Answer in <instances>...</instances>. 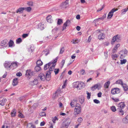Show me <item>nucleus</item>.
<instances>
[{"label":"nucleus","instance_id":"obj_45","mask_svg":"<svg viewBox=\"0 0 128 128\" xmlns=\"http://www.w3.org/2000/svg\"><path fill=\"white\" fill-rule=\"evenodd\" d=\"M87 94V98L88 100L89 99L90 97L91 96V93H90L88 92V91H87L86 92Z\"/></svg>","mask_w":128,"mask_h":128},{"label":"nucleus","instance_id":"obj_22","mask_svg":"<svg viewBox=\"0 0 128 128\" xmlns=\"http://www.w3.org/2000/svg\"><path fill=\"white\" fill-rule=\"evenodd\" d=\"M7 100L6 98H3L2 100L0 101V105L4 106L5 103L6 102Z\"/></svg>","mask_w":128,"mask_h":128},{"label":"nucleus","instance_id":"obj_23","mask_svg":"<svg viewBox=\"0 0 128 128\" xmlns=\"http://www.w3.org/2000/svg\"><path fill=\"white\" fill-rule=\"evenodd\" d=\"M122 122L123 123L127 124L128 123V114L122 119Z\"/></svg>","mask_w":128,"mask_h":128},{"label":"nucleus","instance_id":"obj_19","mask_svg":"<svg viewBox=\"0 0 128 128\" xmlns=\"http://www.w3.org/2000/svg\"><path fill=\"white\" fill-rule=\"evenodd\" d=\"M30 84L32 85H36L38 83V80L36 78L34 79V80L31 81Z\"/></svg>","mask_w":128,"mask_h":128},{"label":"nucleus","instance_id":"obj_43","mask_svg":"<svg viewBox=\"0 0 128 128\" xmlns=\"http://www.w3.org/2000/svg\"><path fill=\"white\" fill-rule=\"evenodd\" d=\"M63 23L62 20L61 19H58V22L57 24L59 25H60Z\"/></svg>","mask_w":128,"mask_h":128},{"label":"nucleus","instance_id":"obj_8","mask_svg":"<svg viewBox=\"0 0 128 128\" xmlns=\"http://www.w3.org/2000/svg\"><path fill=\"white\" fill-rule=\"evenodd\" d=\"M51 74V72L49 71L46 72V73L45 76V80H46L48 81L50 80Z\"/></svg>","mask_w":128,"mask_h":128},{"label":"nucleus","instance_id":"obj_53","mask_svg":"<svg viewBox=\"0 0 128 128\" xmlns=\"http://www.w3.org/2000/svg\"><path fill=\"white\" fill-rule=\"evenodd\" d=\"M83 120V119L81 117H80V118H78V120L77 121L78 122H79L80 123L82 122V121Z\"/></svg>","mask_w":128,"mask_h":128},{"label":"nucleus","instance_id":"obj_42","mask_svg":"<svg viewBox=\"0 0 128 128\" xmlns=\"http://www.w3.org/2000/svg\"><path fill=\"white\" fill-rule=\"evenodd\" d=\"M27 4L28 6H33V2L32 1H28L27 2Z\"/></svg>","mask_w":128,"mask_h":128},{"label":"nucleus","instance_id":"obj_32","mask_svg":"<svg viewBox=\"0 0 128 128\" xmlns=\"http://www.w3.org/2000/svg\"><path fill=\"white\" fill-rule=\"evenodd\" d=\"M43 64L42 62L40 60H38L36 62V65L41 66Z\"/></svg>","mask_w":128,"mask_h":128},{"label":"nucleus","instance_id":"obj_5","mask_svg":"<svg viewBox=\"0 0 128 128\" xmlns=\"http://www.w3.org/2000/svg\"><path fill=\"white\" fill-rule=\"evenodd\" d=\"M121 40V38L120 36L118 35L114 36L112 38V41L111 42L112 44H114V42L116 41L119 42Z\"/></svg>","mask_w":128,"mask_h":128},{"label":"nucleus","instance_id":"obj_6","mask_svg":"<svg viewBox=\"0 0 128 128\" xmlns=\"http://www.w3.org/2000/svg\"><path fill=\"white\" fill-rule=\"evenodd\" d=\"M118 10V8H114L112 10L108 13L107 17V18L110 19L113 16L114 13Z\"/></svg>","mask_w":128,"mask_h":128},{"label":"nucleus","instance_id":"obj_12","mask_svg":"<svg viewBox=\"0 0 128 128\" xmlns=\"http://www.w3.org/2000/svg\"><path fill=\"white\" fill-rule=\"evenodd\" d=\"M38 78L42 81H44L45 80V76L43 73H40L38 75Z\"/></svg>","mask_w":128,"mask_h":128},{"label":"nucleus","instance_id":"obj_34","mask_svg":"<svg viewBox=\"0 0 128 128\" xmlns=\"http://www.w3.org/2000/svg\"><path fill=\"white\" fill-rule=\"evenodd\" d=\"M79 82H74L73 83V87L78 88Z\"/></svg>","mask_w":128,"mask_h":128},{"label":"nucleus","instance_id":"obj_30","mask_svg":"<svg viewBox=\"0 0 128 128\" xmlns=\"http://www.w3.org/2000/svg\"><path fill=\"white\" fill-rule=\"evenodd\" d=\"M70 122H67L65 124H63L62 125V128H68V127L70 123Z\"/></svg>","mask_w":128,"mask_h":128},{"label":"nucleus","instance_id":"obj_1","mask_svg":"<svg viewBox=\"0 0 128 128\" xmlns=\"http://www.w3.org/2000/svg\"><path fill=\"white\" fill-rule=\"evenodd\" d=\"M81 106L78 104H76L74 109V114L75 116L79 114L81 112Z\"/></svg>","mask_w":128,"mask_h":128},{"label":"nucleus","instance_id":"obj_17","mask_svg":"<svg viewBox=\"0 0 128 128\" xmlns=\"http://www.w3.org/2000/svg\"><path fill=\"white\" fill-rule=\"evenodd\" d=\"M84 96H81L79 97V100L81 104H82L84 102Z\"/></svg>","mask_w":128,"mask_h":128},{"label":"nucleus","instance_id":"obj_24","mask_svg":"<svg viewBox=\"0 0 128 128\" xmlns=\"http://www.w3.org/2000/svg\"><path fill=\"white\" fill-rule=\"evenodd\" d=\"M76 100H72L70 103L71 106L72 107H74L75 104H76Z\"/></svg>","mask_w":128,"mask_h":128},{"label":"nucleus","instance_id":"obj_16","mask_svg":"<svg viewBox=\"0 0 128 128\" xmlns=\"http://www.w3.org/2000/svg\"><path fill=\"white\" fill-rule=\"evenodd\" d=\"M16 114V110L15 108L13 109L11 113V116L12 117H15Z\"/></svg>","mask_w":128,"mask_h":128},{"label":"nucleus","instance_id":"obj_44","mask_svg":"<svg viewBox=\"0 0 128 128\" xmlns=\"http://www.w3.org/2000/svg\"><path fill=\"white\" fill-rule=\"evenodd\" d=\"M22 42V40L20 38H18L16 40V43L17 44H18L21 42Z\"/></svg>","mask_w":128,"mask_h":128},{"label":"nucleus","instance_id":"obj_54","mask_svg":"<svg viewBox=\"0 0 128 128\" xmlns=\"http://www.w3.org/2000/svg\"><path fill=\"white\" fill-rule=\"evenodd\" d=\"M20 114L18 115V116L20 118H22L24 117L22 113L21 112H20L19 111Z\"/></svg>","mask_w":128,"mask_h":128},{"label":"nucleus","instance_id":"obj_51","mask_svg":"<svg viewBox=\"0 0 128 128\" xmlns=\"http://www.w3.org/2000/svg\"><path fill=\"white\" fill-rule=\"evenodd\" d=\"M120 64H124L126 62V59H124L123 60H120Z\"/></svg>","mask_w":128,"mask_h":128},{"label":"nucleus","instance_id":"obj_20","mask_svg":"<svg viewBox=\"0 0 128 128\" xmlns=\"http://www.w3.org/2000/svg\"><path fill=\"white\" fill-rule=\"evenodd\" d=\"M50 50L48 49H46L44 50L42 52L43 54H44L46 56L50 54Z\"/></svg>","mask_w":128,"mask_h":128},{"label":"nucleus","instance_id":"obj_38","mask_svg":"<svg viewBox=\"0 0 128 128\" xmlns=\"http://www.w3.org/2000/svg\"><path fill=\"white\" fill-rule=\"evenodd\" d=\"M128 7L125 9L122 10L121 11L122 12L121 14H124L126 13V12L128 11Z\"/></svg>","mask_w":128,"mask_h":128},{"label":"nucleus","instance_id":"obj_46","mask_svg":"<svg viewBox=\"0 0 128 128\" xmlns=\"http://www.w3.org/2000/svg\"><path fill=\"white\" fill-rule=\"evenodd\" d=\"M58 30L57 27H56L54 29L52 30V32L53 33H56L57 32Z\"/></svg>","mask_w":128,"mask_h":128},{"label":"nucleus","instance_id":"obj_60","mask_svg":"<svg viewBox=\"0 0 128 128\" xmlns=\"http://www.w3.org/2000/svg\"><path fill=\"white\" fill-rule=\"evenodd\" d=\"M65 60H62V61L61 62V64L62 65V67L64 63H65Z\"/></svg>","mask_w":128,"mask_h":128},{"label":"nucleus","instance_id":"obj_3","mask_svg":"<svg viewBox=\"0 0 128 128\" xmlns=\"http://www.w3.org/2000/svg\"><path fill=\"white\" fill-rule=\"evenodd\" d=\"M69 6V0H66L64 2H62L60 5L62 8L66 9Z\"/></svg>","mask_w":128,"mask_h":128},{"label":"nucleus","instance_id":"obj_9","mask_svg":"<svg viewBox=\"0 0 128 128\" xmlns=\"http://www.w3.org/2000/svg\"><path fill=\"white\" fill-rule=\"evenodd\" d=\"M78 85V90L82 89L84 88L85 86V84L82 82H79Z\"/></svg>","mask_w":128,"mask_h":128},{"label":"nucleus","instance_id":"obj_58","mask_svg":"<svg viewBox=\"0 0 128 128\" xmlns=\"http://www.w3.org/2000/svg\"><path fill=\"white\" fill-rule=\"evenodd\" d=\"M94 102L95 103L97 104H99V103H100V101L96 99L94 100Z\"/></svg>","mask_w":128,"mask_h":128},{"label":"nucleus","instance_id":"obj_27","mask_svg":"<svg viewBox=\"0 0 128 128\" xmlns=\"http://www.w3.org/2000/svg\"><path fill=\"white\" fill-rule=\"evenodd\" d=\"M110 83V81H108L106 82L104 84V87L105 88H108L109 86Z\"/></svg>","mask_w":128,"mask_h":128},{"label":"nucleus","instance_id":"obj_49","mask_svg":"<svg viewBox=\"0 0 128 128\" xmlns=\"http://www.w3.org/2000/svg\"><path fill=\"white\" fill-rule=\"evenodd\" d=\"M121 52L124 54H127L128 53V51L126 49H125L124 50L121 51Z\"/></svg>","mask_w":128,"mask_h":128},{"label":"nucleus","instance_id":"obj_40","mask_svg":"<svg viewBox=\"0 0 128 128\" xmlns=\"http://www.w3.org/2000/svg\"><path fill=\"white\" fill-rule=\"evenodd\" d=\"M32 10V8L30 7L24 8V10H25L28 12H30Z\"/></svg>","mask_w":128,"mask_h":128},{"label":"nucleus","instance_id":"obj_50","mask_svg":"<svg viewBox=\"0 0 128 128\" xmlns=\"http://www.w3.org/2000/svg\"><path fill=\"white\" fill-rule=\"evenodd\" d=\"M110 109L113 112H115L116 110V107L115 106H112L111 107Z\"/></svg>","mask_w":128,"mask_h":128},{"label":"nucleus","instance_id":"obj_33","mask_svg":"<svg viewBox=\"0 0 128 128\" xmlns=\"http://www.w3.org/2000/svg\"><path fill=\"white\" fill-rule=\"evenodd\" d=\"M34 69L36 72H38L41 70V68L40 66L36 65Z\"/></svg>","mask_w":128,"mask_h":128},{"label":"nucleus","instance_id":"obj_57","mask_svg":"<svg viewBox=\"0 0 128 128\" xmlns=\"http://www.w3.org/2000/svg\"><path fill=\"white\" fill-rule=\"evenodd\" d=\"M116 90V94H118L120 92V90L119 88H115Z\"/></svg>","mask_w":128,"mask_h":128},{"label":"nucleus","instance_id":"obj_14","mask_svg":"<svg viewBox=\"0 0 128 128\" xmlns=\"http://www.w3.org/2000/svg\"><path fill=\"white\" fill-rule=\"evenodd\" d=\"M125 106V104L124 102H121L118 105V106L122 109Z\"/></svg>","mask_w":128,"mask_h":128},{"label":"nucleus","instance_id":"obj_13","mask_svg":"<svg viewBox=\"0 0 128 128\" xmlns=\"http://www.w3.org/2000/svg\"><path fill=\"white\" fill-rule=\"evenodd\" d=\"M53 62H52V61L50 62H49L45 64L44 67V70H46L49 68V67L52 64Z\"/></svg>","mask_w":128,"mask_h":128},{"label":"nucleus","instance_id":"obj_10","mask_svg":"<svg viewBox=\"0 0 128 128\" xmlns=\"http://www.w3.org/2000/svg\"><path fill=\"white\" fill-rule=\"evenodd\" d=\"M70 22L68 20H67L66 22L64 24L62 30L63 31L64 30L66 29V27L67 25H70Z\"/></svg>","mask_w":128,"mask_h":128},{"label":"nucleus","instance_id":"obj_62","mask_svg":"<svg viewBox=\"0 0 128 128\" xmlns=\"http://www.w3.org/2000/svg\"><path fill=\"white\" fill-rule=\"evenodd\" d=\"M28 36V34H23L22 36V38H25Z\"/></svg>","mask_w":128,"mask_h":128},{"label":"nucleus","instance_id":"obj_25","mask_svg":"<svg viewBox=\"0 0 128 128\" xmlns=\"http://www.w3.org/2000/svg\"><path fill=\"white\" fill-rule=\"evenodd\" d=\"M18 78H14L13 81L12 85L13 86H16L18 84V81H17Z\"/></svg>","mask_w":128,"mask_h":128},{"label":"nucleus","instance_id":"obj_26","mask_svg":"<svg viewBox=\"0 0 128 128\" xmlns=\"http://www.w3.org/2000/svg\"><path fill=\"white\" fill-rule=\"evenodd\" d=\"M117 111H118V112L119 114L121 116H122L124 115V112L122 109L118 108L117 110Z\"/></svg>","mask_w":128,"mask_h":128},{"label":"nucleus","instance_id":"obj_37","mask_svg":"<svg viewBox=\"0 0 128 128\" xmlns=\"http://www.w3.org/2000/svg\"><path fill=\"white\" fill-rule=\"evenodd\" d=\"M98 86V84H96L94 86H92L91 88V89L92 90H94L97 88Z\"/></svg>","mask_w":128,"mask_h":128},{"label":"nucleus","instance_id":"obj_28","mask_svg":"<svg viewBox=\"0 0 128 128\" xmlns=\"http://www.w3.org/2000/svg\"><path fill=\"white\" fill-rule=\"evenodd\" d=\"M104 38V34L102 33L100 34L98 37V38L100 40L103 39Z\"/></svg>","mask_w":128,"mask_h":128},{"label":"nucleus","instance_id":"obj_61","mask_svg":"<svg viewBox=\"0 0 128 128\" xmlns=\"http://www.w3.org/2000/svg\"><path fill=\"white\" fill-rule=\"evenodd\" d=\"M112 99L113 100H114V101L116 102H117L119 101V100L118 98H112Z\"/></svg>","mask_w":128,"mask_h":128},{"label":"nucleus","instance_id":"obj_7","mask_svg":"<svg viewBox=\"0 0 128 128\" xmlns=\"http://www.w3.org/2000/svg\"><path fill=\"white\" fill-rule=\"evenodd\" d=\"M8 40L6 39L2 41L0 44V46L3 48L8 47Z\"/></svg>","mask_w":128,"mask_h":128},{"label":"nucleus","instance_id":"obj_64","mask_svg":"<svg viewBox=\"0 0 128 128\" xmlns=\"http://www.w3.org/2000/svg\"><path fill=\"white\" fill-rule=\"evenodd\" d=\"M85 72V71L84 70L82 69L80 71V74H81L82 75H84V74Z\"/></svg>","mask_w":128,"mask_h":128},{"label":"nucleus","instance_id":"obj_29","mask_svg":"<svg viewBox=\"0 0 128 128\" xmlns=\"http://www.w3.org/2000/svg\"><path fill=\"white\" fill-rule=\"evenodd\" d=\"M24 10V8H18L16 11V13L19 12L20 13L23 12V11Z\"/></svg>","mask_w":128,"mask_h":128},{"label":"nucleus","instance_id":"obj_15","mask_svg":"<svg viewBox=\"0 0 128 128\" xmlns=\"http://www.w3.org/2000/svg\"><path fill=\"white\" fill-rule=\"evenodd\" d=\"M17 63L16 62H13L11 63L10 67L13 69L16 68L17 67Z\"/></svg>","mask_w":128,"mask_h":128},{"label":"nucleus","instance_id":"obj_59","mask_svg":"<svg viewBox=\"0 0 128 128\" xmlns=\"http://www.w3.org/2000/svg\"><path fill=\"white\" fill-rule=\"evenodd\" d=\"M104 20L101 17L100 18H98L97 19H96V20H95L96 22H98L100 20Z\"/></svg>","mask_w":128,"mask_h":128},{"label":"nucleus","instance_id":"obj_2","mask_svg":"<svg viewBox=\"0 0 128 128\" xmlns=\"http://www.w3.org/2000/svg\"><path fill=\"white\" fill-rule=\"evenodd\" d=\"M35 72H33L30 70H27L26 72V76L29 79L32 76L35 75Z\"/></svg>","mask_w":128,"mask_h":128},{"label":"nucleus","instance_id":"obj_31","mask_svg":"<svg viewBox=\"0 0 128 128\" xmlns=\"http://www.w3.org/2000/svg\"><path fill=\"white\" fill-rule=\"evenodd\" d=\"M52 16H48L46 17L47 21L49 23H50L52 22V20L51 19Z\"/></svg>","mask_w":128,"mask_h":128},{"label":"nucleus","instance_id":"obj_18","mask_svg":"<svg viewBox=\"0 0 128 128\" xmlns=\"http://www.w3.org/2000/svg\"><path fill=\"white\" fill-rule=\"evenodd\" d=\"M27 128H36V126L32 123H29L27 125Z\"/></svg>","mask_w":128,"mask_h":128},{"label":"nucleus","instance_id":"obj_35","mask_svg":"<svg viewBox=\"0 0 128 128\" xmlns=\"http://www.w3.org/2000/svg\"><path fill=\"white\" fill-rule=\"evenodd\" d=\"M116 84H120L123 85V82L121 79H119L116 81Z\"/></svg>","mask_w":128,"mask_h":128},{"label":"nucleus","instance_id":"obj_48","mask_svg":"<svg viewBox=\"0 0 128 128\" xmlns=\"http://www.w3.org/2000/svg\"><path fill=\"white\" fill-rule=\"evenodd\" d=\"M59 71V68H55L54 69V72L55 73V75H56L58 74Z\"/></svg>","mask_w":128,"mask_h":128},{"label":"nucleus","instance_id":"obj_41","mask_svg":"<svg viewBox=\"0 0 128 128\" xmlns=\"http://www.w3.org/2000/svg\"><path fill=\"white\" fill-rule=\"evenodd\" d=\"M118 57V56L116 54H113L112 55V57L113 60H116Z\"/></svg>","mask_w":128,"mask_h":128},{"label":"nucleus","instance_id":"obj_39","mask_svg":"<svg viewBox=\"0 0 128 128\" xmlns=\"http://www.w3.org/2000/svg\"><path fill=\"white\" fill-rule=\"evenodd\" d=\"M79 40L78 39H74L71 41V42L74 44L77 43L79 42Z\"/></svg>","mask_w":128,"mask_h":128},{"label":"nucleus","instance_id":"obj_21","mask_svg":"<svg viewBox=\"0 0 128 128\" xmlns=\"http://www.w3.org/2000/svg\"><path fill=\"white\" fill-rule=\"evenodd\" d=\"M4 66L6 68H9L11 66V63L9 62H6L4 64Z\"/></svg>","mask_w":128,"mask_h":128},{"label":"nucleus","instance_id":"obj_63","mask_svg":"<svg viewBox=\"0 0 128 128\" xmlns=\"http://www.w3.org/2000/svg\"><path fill=\"white\" fill-rule=\"evenodd\" d=\"M28 51L29 53H31L34 51V49H32L31 48H28Z\"/></svg>","mask_w":128,"mask_h":128},{"label":"nucleus","instance_id":"obj_47","mask_svg":"<svg viewBox=\"0 0 128 128\" xmlns=\"http://www.w3.org/2000/svg\"><path fill=\"white\" fill-rule=\"evenodd\" d=\"M116 90L115 88L112 89L111 91V93L112 94H116Z\"/></svg>","mask_w":128,"mask_h":128},{"label":"nucleus","instance_id":"obj_56","mask_svg":"<svg viewBox=\"0 0 128 128\" xmlns=\"http://www.w3.org/2000/svg\"><path fill=\"white\" fill-rule=\"evenodd\" d=\"M123 87L125 91H127L128 90V87L126 85L123 86Z\"/></svg>","mask_w":128,"mask_h":128},{"label":"nucleus","instance_id":"obj_36","mask_svg":"<svg viewBox=\"0 0 128 128\" xmlns=\"http://www.w3.org/2000/svg\"><path fill=\"white\" fill-rule=\"evenodd\" d=\"M38 28L41 30H42L44 28V24H42V23H40L38 25Z\"/></svg>","mask_w":128,"mask_h":128},{"label":"nucleus","instance_id":"obj_4","mask_svg":"<svg viewBox=\"0 0 128 128\" xmlns=\"http://www.w3.org/2000/svg\"><path fill=\"white\" fill-rule=\"evenodd\" d=\"M57 59L58 57H56L52 61V62H53V64H52V65L50 66L48 71L50 72V71H52L53 70V69L56 66V63L57 61Z\"/></svg>","mask_w":128,"mask_h":128},{"label":"nucleus","instance_id":"obj_55","mask_svg":"<svg viewBox=\"0 0 128 128\" xmlns=\"http://www.w3.org/2000/svg\"><path fill=\"white\" fill-rule=\"evenodd\" d=\"M38 106V104H34L32 106L34 109L36 108Z\"/></svg>","mask_w":128,"mask_h":128},{"label":"nucleus","instance_id":"obj_11","mask_svg":"<svg viewBox=\"0 0 128 128\" xmlns=\"http://www.w3.org/2000/svg\"><path fill=\"white\" fill-rule=\"evenodd\" d=\"M8 47L13 48L15 46L14 41L12 40H10L9 42H8Z\"/></svg>","mask_w":128,"mask_h":128},{"label":"nucleus","instance_id":"obj_52","mask_svg":"<svg viewBox=\"0 0 128 128\" xmlns=\"http://www.w3.org/2000/svg\"><path fill=\"white\" fill-rule=\"evenodd\" d=\"M40 116H46V114L45 112H42L40 113Z\"/></svg>","mask_w":128,"mask_h":128}]
</instances>
